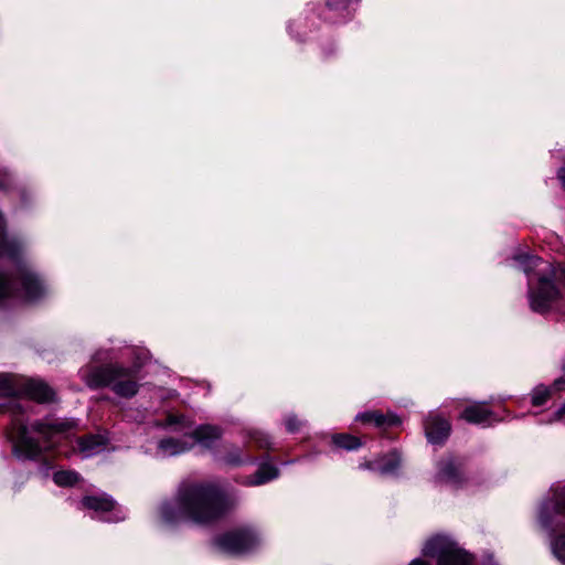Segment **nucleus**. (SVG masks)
<instances>
[{
	"instance_id": "obj_1",
	"label": "nucleus",
	"mask_w": 565,
	"mask_h": 565,
	"mask_svg": "<svg viewBox=\"0 0 565 565\" xmlns=\"http://www.w3.org/2000/svg\"><path fill=\"white\" fill-rule=\"evenodd\" d=\"M236 501L209 481H185L178 488L174 502L164 503L160 515L167 524L209 525L231 513Z\"/></svg>"
},
{
	"instance_id": "obj_2",
	"label": "nucleus",
	"mask_w": 565,
	"mask_h": 565,
	"mask_svg": "<svg viewBox=\"0 0 565 565\" xmlns=\"http://www.w3.org/2000/svg\"><path fill=\"white\" fill-rule=\"evenodd\" d=\"M139 367L134 370L115 365L96 367L87 372L83 379L90 388L109 386L115 394L129 398L138 392V384L134 375Z\"/></svg>"
},
{
	"instance_id": "obj_3",
	"label": "nucleus",
	"mask_w": 565,
	"mask_h": 565,
	"mask_svg": "<svg viewBox=\"0 0 565 565\" xmlns=\"http://www.w3.org/2000/svg\"><path fill=\"white\" fill-rule=\"evenodd\" d=\"M45 295L40 278L29 268L22 267L13 280L0 274V300L19 297L33 301Z\"/></svg>"
},
{
	"instance_id": "obj_4",
	"label": "nucleus",
	"mask_w": 565,
	"mask_h": 565,
	"mask_svg": "<svg viewBox=\"0 0 565 565\" xmlns=\"http://www.w3.org/2000/svg\"><path fill=\"white\" fill-rule=\"evenodd\" d=\"M424 554L437 557V565H468L470 557L458 548L452 542L445 537L437 536L427 542Z\"/></svg>"
},
{
	"instance_id": "obj_5",
	"label": "nucleus",
	"mask_w": 565,
	"mask_h": 565,
	"mask_svg": "<svg viewBox=\"0 0 565 565\" xmlns=\"http://www.w3.org/2000/svg\"><path fill=\"white\" fill-rule=\"evenodd\" d=\"M259 543L257 535L249 529H236L228 531L216 539L217 546L233 555L250 552Z\"/></svg>"
},
{
	"instance_id": "obj_6",
	"label": "nucleus",
	"mask_w": 565,
	"mask_h": 565,
	"mask_svg": "<svg viewBox=\"0 0 565 565\" xmlns=\"http://www.w3.org/2000/svg\"><path fill=\"white\" fill-rule=\"evenodd\" d=\"M559 289L555 284L548 278L541 277L537 290L531 292V307L535 311H545L550 308L553 301L559 298Z\"/></svg>"
},
{
	"instance_id": "obj_7",
	"label": "nucleus",
	"mask_w": 565,
	"mask_h": 565,
	"mask_svg": "<svg viewBox=\"0 0 565 565\" xmlns=\"http://www.w3.org/2000/svg\"><path fill=\"white\" fill-rule=\"evenodd\" d=\"M451 430L449 422L439 415L430 414L425 420V433L433 444L444 443Z\"/></svg>"
},
{
	"instance_id": "obj_8",
	"label": "nucleus",
	"mask_w": 565,
	"mask_h": 565,
	"mask_svg": "<svg viewBox=\"0 0 565 565\" xmlns=\"http://www.w3.org/2000/svg\"><path fill=\"white\" fill-rule=\"evenodd\" d=\"M24 393L39 403L55 401V392L46 383L39 380H30L24 385Z\"/></svg>"
},
{
	"instance_id": "obj_9",
	"label": "nucleus",
	"mask_w": 565,
	"mask_h": 565,
	"mask_svg": "<svg viewBox=\"0 0 565 565\" xmlns=\"http://www.w3.org/2000/svg\"><path fill=\"white\" fill-rule=\"evenodd\" d=\"M355 419L363 424H373L375 427L384 428L399 424L394 414H383L380 411H367L356 415Z\"/></svg>"
},
{
	"instance_id": "obj_10",
	"label": "nucleus",
	"mask_w": 565,
	"mask_h": 565,
	"mask_svg": "<svg viewBox=\"0 0 565 565\" xmlns=\"http://www.w3.org/2000/svg\"><path fill=\"white\" fill-rule=\"evenodd\" d=\"M76 426L73 420H52L45 419L42 422H35L32 425V429L41 435L51 436L56 433H64L73 429Z\"/></svg>"
},
{
	"instance_id": "obj_11",
	"label": "nucleus",
	"mask_w": 565,
	"mask_h": 565,
	"mask_svg": "<svg viewBox=\"0 0 565 565\" xmlns=\"http://www.w3.org/2000/svg\"><path fill=\"white\" fill-rule=\"evenodd\" d=\"M492 415V412L484 403H473L467 406L460 417L471 424H482Z\"/></svg>"
},
{
	"instance_id": "obj_12",
	"label": "nucleus",
	"mask_w": 565,
	"mask_h": 565,
	"mask_svg": "<svg viewBox=\"0 0 565 565\" xmlns=\"http://www.w3.org/2000/svg\"><path fill=\"white\" fill-rule=\"evenodd\" d=\"M82 504L88 510L104 513L115 509L116 502L109 495H86L82 499Z\"/></svg>"
},
{
	"instance_id": "obj_13",
	"label": "nucleus",
	"mask_w": 565,
	"mask_h": 565,
	"mask_svg": "<svg viewBox=\"0 0 565 565\" xmlns=\"http://www.w3.org/2000/svg\"><path fill=\"white\" fill-rule=\"evenodd\" d=\"M15 450L20 456L24 458H35L41 454V447L39 444L26 436L25 429H23L21 437L15 445Z\"/></svg>"
},
{
	"instance_id": "obj_14",
	"label": "nucleus",
	"mask_w": 565,
	"mask_h": 565,
	"mask_svg": "<svg viewBox=\"0 0 565 565\" xmlns=\"http://www.w3.org/2000/svg\"><path fill=\"white\" fill-rule=\"evenodd\" d=\"M438 479L441 482L458 483L461 481L460 472L452 459H445L439 462Z\"/></svg>"
},
{
	"instance_id": "obj_15",
	"label": "nucleus",
	"mask_w": 565,
	"mask_h": 565,
	"mask_svg": "<svg viewBox=\"0 0 565 565\" xmlns=\"http://www.w3.org/2000/svg\"><path fill=\"white\" fill-rule=\"evenodd\" d=\"M105 444L106 439L99 435H92L78 440L79 450L85 456H92L99 452L104 448Z\"/></svg>"
},
{
	"instance_id": "obj_16",
	"label": "nucleus",
	"mask_w": 565,
	"mask_h": 565,
	"mask_svg": "<svg viewBox=\"0 0 565 565\" xmlns=\"http://www.w3.org/2000/svg\"><path fill=\"white\" fill-rule=\"evenodd\" d=\"M221 435L222 431L218 427L211 425H202L193 431L192 437L198 443L209 446L213 440L218 439Z\"/></svg>"
},
{
	"instance_id": "obj_17",
	"label": "nucleus",
	"mask_w": 565,
	"mask_h": 565,
	"mask_svg": "<svg viewBox=\"0 0 565 565\" xmlns=\"http://www.w3.org/2000/svg\"><path fill=\"white\" fill-rule=\"evenodd\" d=\"M401 465V456L396 450H393L379 458V471L382 475L394 472Z\"/></svg>"
},
{
	"instance_id": "obj_18",
	"label": "nucleus",
	"mask_w": 565,
	"mask_h": 565,
	"mask_svg": "<svg viewBox=\"0 0 565 565\" xmlns=\"http://www.w3.org/2000/svg\"><path fill=\"white\" fill-rule=\"evenodd\" d=\"M159 448L164 455L174 456L190 449L191 446H188L186 444L181 443L179 440L168 438L162 439L159 443Z\"/></svg>"
},
{
	"instance_id": "obj_19",
	"label": "nucleus",
	"mask_w": 565,
	"mask_h": 565,
	"mask_svg": "<svg viewBox=\"0 0 565 565\" xmlns=\"http://www.w3.org/2000/svg\"><path fill=\"white\" fill-rule=\"evenodd\" d=\"M332 441L335 446L347 450H354L362 446L360 438L348 434H337L332 437Z\"/></svg>"
},
{
	"instance_id": "obj_20",
	"label": "nucleus",
	"mask_w": 565,
	"mask_h": 565,
	"mask_svg": "<svg viewBox=\"0 0 565 565\" xmlns=\"http://www.w3.org/2000/svg\"><path fill=\"white\" fill-rule=\"evenodd\" d=\"M53 480L60 487H71L76 484L81 477L75 471L60 470L53 475Z\"/></svg>"
},
{
	"instance_id": "obj_21",
	"label": "nucleus",
	"mask_w": 565,
	"mask_h": 565,
	"mask_svg": "<svg viewBox=\"0 0 565 565\" xmlns=\"http://www.w3.org/2000/svg\"><path fill=\"white\" fill-rule=\"evenodd\" d=\"M21 249L20 244L8 238L6 235H0V256L14 257Z\"/></svg>"
},
{
	"instance_id": "obj_22",
	"label": "nucleus",
	"mask_w": 565,
	"mask_h": 565,
	"mask_svg": "<svg viewBox=\"0 0 565 565\" xmlns=\"http://www.w3.org/2000/svg\"><path fill=\"white\" fill-rule=\"evenodd\" d=\"M278 475V471L276 468L271 466H264L262 467L255 475L256 477V484L265 483L274 478H276Z\"/></svg>"
},
{
	"instance_id": "obj_23",
	"label": "nucleus",
	"mask_w": 565,
	"mask_h": 565,
	"mask_svg": "<svg viewBox=\"0 0 565 565\" xmlns=\"http://www.w3.org/2000/svg\"><path fill=\"white\" fill-rule=\"evenodd\" d=\"M17 393L12 379L9 375L0 374V394L4 396L14 395Z\"/></svg>"
},
{
	"instance_id": "obj_24",
	"label": "nucleus",
	"mask_w": 565,
	"mask_h": 565,
	"mask_svg": "<svg viewBox=\"0 0 565 565\" xmlns=\"http://www.w3.org/2000/svg\"><path fill=\"white\" fill-rule=\"evenodd\" d=\"M550 397V391L547 388H537L532 395V404L535 406L543 405Z\"/></svg>"
},
{
	"instance_id": "obj_25",
	"label": "nucleus",
	"mask_w": 565,
	"mask_h": 565,
	"mask_svg": "<svg viewBox=\"0 0 565 565\" xmlns=\"http://www.w3.org/2000/svg\"><path fill=\"white\" fill-rule=\"evenodd\" d=\"M554 553L557 558L565 561V533L557 537L554 543Z\"/></svg>"
},
{
	"instance_id": "obj_26",
	"label": "nucleus",
	"mask_w": 565,
	"mask_h": 565,
	"mask_svg": "<svg viewBox=\"0 0 565 565\" xmlns=\"http://www.w3.org/2000/svg\"><path fill=\"white\" fill-rule=\"evenodd\" d=\"M302 422L296 415H289L286 418V427L288 431L296 433L301 427Z\"/></svg>"
},
{
	"instance_id": "obj_27",
	"label": "nucleus",
	"mask_w": 565,
	"mask_h": 565,
	"mask_svg": "<svg viewBox=\"0 0 565 565\" xmlns=\"http://www.w3.org/2000/svg\"><path fill=\"white\" fill-rule=\"evenodd\" d=\"M351 0H328L327 6L332 10L347 9Z\"/></svg>"
},
{
	"instance_id": "obj_28",
	"label": "nucleus",
	"mask_w": 565,
	"mask_h": 565,
	"mask_svg": "<svg viewBox=\"0 0 565 565\" xmlns=\"http://www.w3.org/2000/svg\"><path fill=\"white\" fill-rule=\"evenodd\" d=\"M556 503L565 511V486L556 492Z\"/></svg>"
},
{
	"instance_id": "obj_29",
	"label": "nucleus",
	"mask_w": 565,
	"mask_h": 565,
	"mask_svg": "<svg viewBox=\"0 0 565 565\" xmlns=\"http://www.w3.org/2000/svg\"><path fill=\"white\" fill-rule=\"evenodd\" d=\"M361 467L369 470H379V458L375 459L374 461H367L363 463Z\"/></svg>"
},
{
	"instance_id": "obj_30",
	"label": "nucleus",
	"mask_w": 565,
	"mask_h": 565,
	"mask_svg": "<svg viewBox=\"0 0 565 565\" xmlns=\"http://www.w3.org/2000/svg\"><path fill=\"white\" fill-rule=\"evenodd\" d=\"M555 416L558 420L565 423V404L556 412Z\"/></svg>"
},
{
	"instance_id": "obj_31",
	"label": "nucleus",
	"mask_w": 565,
	"mask_h": 565,
	"mask_svg": "<svg viewBox=\"0 0 565 565\" xmlns=\"http://www.w3.org/2000/svg\"><path fill=\"white\" fill-rule=\"evenodd\" d=\"M557 177L562 182L563 188L565 189V168H561L557 172Z\"/></svg>"
},
{
	"instance_id": "obj_32",
	"label": "nucleus",
	"mask_w": 565,
	"mask_h": 565,
	"mask_svg": "<svg viewBox=\"0 0 565 565\" xmlns=\"http://www.w3.org/2000/svg\"><path fill=\"white\" fill-rule=\"evenodd\" d=\"M409 565H429V564L424 561H420V559H415Z\"/></svg>"
},
{
	"instance_id": "obj_33",
	"label": "nucleus",
	"mask_w": 565,
	"mask_h": 565,
	"mask_svg": "<svg viewBox=\"0 0 565 565\" xmlns=\"http://www.w3.org/2000/svg\"><path fill=\"white\" fill-rule=\"evenodd\" d=\"M559 383H561V381H556V382H555V386H558V385H559Z\"/></svg>"
}]
</instances>
